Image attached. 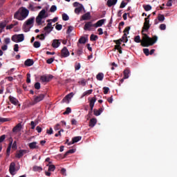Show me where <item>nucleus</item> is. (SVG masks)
Wrapping results in <instances>:
<instances>
[{"mask_svg": "<svg viewBox=\"0 0 177 177\" xmlns=\"http://www.w3.org/2000/svg\"><path fill=\"white\" fill-rule=\"evenodd\" d=\"M142 40H140V36L137 35L134 38V42L140 44L144 48H149V46H153V44H156L158 39V37L155 35L152 38L149 37L147 34L142 32Z\"/></svg>", "mask_w": 177, "mask_h": 177, "instance_id": "1", "label": "nucleus"}, {"mask_svg": "<svg viewBox=\"0 0 177 177\" xmlns=\"http://www.w3.org/2000/svg\"><path fill=\"white\" fill-rule=\"evenodd\" d=\"M48 17V15L46 14V10L45 9L41 10L37 17H36L35 21L37 26H42V24H45V19Z\"/></svg>", "mask_w": 177, "mask_h": 177, "instance_id": "2", "label": "nucleus"}, {"mask_svg": "<svg viewBox=\"0 0 177 177\" xmlns=\"http://www.w3.org/2000/svg\"><path fill=\"white\" fill-rule=\"evenodd\" d=\"M47 25L44 28V30L45 31V34H50L52 31H53V26H52V19H47Z\"/></svg>", "mask_w": 177, "mask_h": 177, "instance_id": "3", "label": "nucleus"}, {"mask_svg": "<svg viewBox=\"0 0 177 177\" xmlns=\"http://www.w3.org/2000/svg\"><path fill=\"white\" fill-rule=\"evenodd\" d=\"M11 39L13 42H23V41H24V35H14L12 36Z\"/></svg>", "mask_w": 177, "mask_h": 177, "instance_id": "4", "label": "nucleus"}, {"mask_svg": "<svg viewBox=\"0 0 177 177\" xmlns=\"http://www.w3.org/2000/svg\"><path fill=\"white\" fill-rule=\"evenodd\" d=\"M18 170L19 168L16 169V163L15 162H12L9 166V172L10 175H16V171H17Z\"/></svg>", "mask_w": 177, "mask_h": 177, "instance_id": "5", "label": "nucleus"}, {"mask_svg": "<svg viewBox=\"0 0 177 177\" xmlns=\"http://www.w3.org/2000/svg\"><path fill=\"white\" fill-rule=\"evenodd\" d=\"M51 80H53V75H44L40 77L41 82H49Z\"/></svg>", "mask_w": 177, "mask_h": 177, "instance_id": "6", "label": "nucleus"}, {"mask_svg": "<svg viewBox=\"0 0 177 177\" xmlns=\"http://www.w3.org/2000/svg\"><path fill=\"white\" fill-rule=\"evenodd\" d=\"M19 12L21 17H23L24 19H26L30 13V11L24 7L19 8Z\"/></svg>", "mask_w": 177, "mask_h": 177, "instance_id": "7", "label": "nucleus"}, {"mask_svg": "<svg viewBox=\"0 0 177 177\" xmlns=\"http://www.w3.org/2000/svg\"><path fill=\"white\" fill-rule=\"evenodd\" d=\"M92 27H95V24H93V21H90L86 22L84 30V31H91V28H92Z\"/></svg>", "mask_w": 177, "mask_h": 177, "instance_id": "8", "label": "nucleus"}, {"mask_svg": "<svg viewBox=\"0 0 177 177\" xmlns=\"http://www.w3.org/2000/svg\"><path fill=\"white\" fill-rule=\"evenodd\" d=\"M44 99H45V95L40 94L35 97L32 104H37V103H39V102H42Z\"/></svg>", "mask_w": 177, "mask_h": 177, "instance_id": "9", "label": "nucleus"}, {"mask_svg": "<svg viewBox=\"0 0 177 177\" xmlns=\"http://www.w3.org/2000/svg\"><path fill=\"white\" fill-rule=\"evenodd\" d=\"M147 20V18H145V22L142 27V32H145V31H149V29L150 28V21Z\"/></svg>", "mask_w": 177, "mask_h": 177, "instance_id": "10", "label": "nucleus"}, {"mask_svg": "<svg viewBox=\"0 0 177 177\" xmlns=\"http://www.w3.org/2000/svg\"><path fill=\"white\" fill-rule=\"evenodd\" d=\"M61 56L62 57H68L70 56V52L67 47L64 46L62 50H61Z\"/></svg>", "mask_w": 177, "mask_h": 177, "instance_id": "11", "label": "nucleus"}, {"mask_svg": "<svg viewBox=\"0 0 177 177\" xmlns=\"http://www.w3.org/2000/svg\"><path fill=\"white\" fill-rule=\"evenodd\" d=\"M82 139V137L81 136H76L72 138V141L68 143V146H71V145H74V143H77L80 142Z\"/></svg>", "mask_w": 177, "mask_h": 177, "instance_id": "12", "label": "nucleus"}, {"mask_svg": "<svg viewBox=\"0 0 177 177\" xmlns=\"http://www.w3.org/2000/svg\"><path fill=\"white\" fill-rule=\"evenodd\" d=\"M26 153H27V150L26 149L19 150L16 154L17 158H21V157H23Z\"/></svg>", "mask_w": 177, "mask_h": 177, "instance_id": "13", "label": "nucleus"}, {"mask_svg": "<svg viewBox=\"0 0 177 177\" xmlns=\"http://www.w3.org/2000/svg\"><path fill=\"white\" fill-rule=\"evenodd\" d=\"M8 99L12 104H14L15 106H17V104H19V100H17L16 97L10 95Z\"/></svg>", "mask_w": 177, "mask_h": 177, "instance_id": "14", "label": "nucleus"}, {"mask_svg": "<svg viewBox=\"0 0 177 177\" xmlns=\"http://www.w3.org/2000/svg\"><path fill=\"white\" fill-rule=\"evenodd\" d=\"M34 21H35V17H32L31 18H29L25 22V24H26V26H29L30 27H31V26H32L34 24Z\"/></svg>", "mask_w": 177, "mask_h": 177, "instance_id": "15", "label": "nucleus"}, {"mask_svg": "<svg viewBox=\"0 0 177 177\" xmlns=\"http://www.w3.org/2000/svg\"><path fill=\"white\" fill-rule=\"evenodd\" d=\"M61 42L59 39H53L52 43L53 48H59V45H61Z\"/></svg>", "mask_w": 177, "mask_h": 177, "instance_id": "16", "label": "nucleus"}, {"mask_svg": "<svg viewBox=\"0 0 177 177\" xmlns=\"http://www.w3.org/2000/svg\"><path fill=\"white\" fill-rule=\"evenodd\" d=\"M73 97V93H71L65 96V97L62 100V103H68V100Z\"/></svg>", "mask_w": 177, "mask_h": 177, "instance_id": "17", "label": "nucleus"}, {"mask_svg": "<svg viewBox=\"0 0 177 177\" xmlns=\"http://www.w3.org/2000/svg\"><path fill=\"white\" fill-rule=\"evenodd\" d=\"M96 124H97V120L95 118H93L90 120L88 127H91V128H93V127H95Z\"/></svg>", "mask_w": 177, "mask_h": 177, "instance_id": "18", "label": "nucleus"}, {"mask_svg": "<svg viewBox=\"0 0 177 177\" xmlns=\"http://www.w3.org/2000/svg\"><path fill=\"white\" fill-rule=\"evenodd\" d=\"M104 21H106V19H100L97 23L94 24L95 28H97V27H102L104 24Z\"/></svg>", "mask_w": 177, "mask_h": 177, "instance_id": "19", "label": "nucleus"}, {"mask_svg": "<svg viewBox=\"0 0 177 177\" xmlns=\"http://www.w3.org/2000/svg\"><path fill=\"white\" fill-rule=\"evenodd\" d=\"M8 21L7 20H4L1 22H0V32H2V30L6 27Z\"/></svg>", "mask_w": 177, "mask_h": 177, "instance_id": "20", "label": "nucleus"}, {"mask_svg": "<svg viewBox=\"0 0 177 177\" xmlns=\"http://www.w3.org/2000/svg\"><path fill=\"white\" fill-rule=\"evenodd\" d=\"M37 145H38L37 142H30L29 143V147L32 150H34V149H39V147Z\"/></svg>", "mask_w": 177, "mask_h": 177, "instance_id": "21", "label": "nucleus"}, {"mask_svg": "<svg viewBox=\"0 0 177 177\" xmlns=\"http://www.w3.org/2000/svg\"><path fill=\"white\" fill-rule=\"evenodd\" d=\"M21 131V123H18L13 129L12 132H19Z\"/></svg>", "mask_w": 177, "mask_h": 177, "instance_id": "22", "label": "nucleus"}, {"mask_svg": "<svg viewBox=\"0 0 177 177\" xmlns=\"http://www.w3.org/2000/svg\"><path fill=\"white\" fill-rule=\"evenodd\" d=\"M24 64L28 67H30V66H32L34 64V60L31 59H28L25 61Z\"/></svg>", "mask_w": 177, "mask_h": 177, "instance_id": "23", "label": "nucleus"}, {"mask_svg": "<svg viewBox=\"0 0 177 177\" xmlns=\"http://www.w3.org/2000/svg\"><path fill=\"white\" fill-rule=\"evenodd\" d=\"M82 20H91V12H86L82 16Z\"/></svg>", "mask_w": 177, "mask_h": 177, "instance_id": "24", "label": "nucleus"}, {"mask_svg": "<svg viewBox=\"0 0 177 177\" xmlns=\"http://www.w3.org/2000/svg\"><path fill=\"white\" fill-rule=\"evenodd\" d=\"M21 15L20 14V10H19L18 11H17L15 15H14V19H17V20H23V19H21Z\"/></svg>", "mask_w": 177, "mask_h": 177, "instance_id": "25", "label": "nucleus"}, {"mask_svg": "<svg viewBox=\"0 0 177 177\" xmlns=\"http://www.w3.org/2000/svg\"><path fill=\"white\" fill-rule=\"evenodd\" d=\"M118 0H108L107 1V5L109 8H111V6H113L117 3Z\"/></svg>", "mask_w": 177, "mask_h": 177, "instance_id": "26", "label": "nucleus"}, {"mask_svg": "<svg viewBox=\"0 0 177 177\" xmlns=\"http://www.w3.org/2000/svg\"><path fill=\"white\" fill-rule=\"evenodd\" d=\"M32 27V26H28L26 24H24L23 25V28H24V32H28V31H30V29Z\"/></svg>", "mask_w": 177, "mask_h": 177, "instance_id": "27", "label": "nucleus"}, {"mask_svg": "<svg viewBox=\"0 0 177 177\" xmlns=\"http://www.w3.org/2000/svg\"><path fill=\"white\" fill-rule=\"evenodd\" d=\"M96 78L97 81H103V78H104V74H103V73H99L96 75Z\"/></svg>", "mask_w": 177, "mask_h": 177, "instance_id": "28", "label": "nucleus"}, {"mask_svg": "<svg viewBox=\"0 0 177 177\" xmlns=\"http://www.w3.org/2000/svg\"><path fill=\"white\" fill-rule=\"evenodd\" d=\"M131 71H129V69H125L123 72L124 74V79H128L129 78V74H130Z\"/></svg>", "mask_w": 177, "mask_h": 177, "instance_id": "29", "label": "nucleus"}, {"mask_svg": "<svg viewBox=\"0 0 177 177\" xmlns=\"http://www.w3.org/2000/svg\"><path fill=\"white\" fill-rule=\"evenodd\" d=\"M82 9H84V6L81 5V6H79L75 9V13H76V15H80Z\"/></svg>", "mask_w": 177, "mask_h": 177, "instance_id": "30", "label": "nucleus"}, {"mask_svg": "<svg viewBox=\"0 0 177 177\" xmlns=\"http://www.w3.org/2000/svg\"><path fill=\"white\" fill-rule=\"evenodd\" d=\"M86 41H88V38H86L85 37H81L78 40V43L79 44H86Z\"/></svg>", "mask_w": 177, "mask_h": 177, "instance_id": "31", "label": "nucleus"}, {"mask_svg": "<svg viewBox=\"0 0 177 177\" xmlns=\"http://www.w3.org/2000/svg\"><path fill=\"white\" fill-rule=\"evenodd\" d=\"M17 24H19L18 21H14V24H11L10 25L6 26V30H12V28H13V27L15 26H17Z\"/></svg>", "mask_w": 177, "mask_h": 177, "instance_id": "32", "label": "nucleus"}, {"mask_svg": "<svg viewBox=\"0 0 177 177\" xmlns=\"http://www.w3.org/2000/svg\"><path fill=\"white\" fill-rule=\"evenodd\" d=\"M122 42H124L125 44H127V42H128V37L127 35V33H124V35H122V38H120Z\"/></svg>", "mask_w": 177, "mask_h": 177, "instance_id": "33", "label": "nucleus"}, {"mask_svg": "<svg viewBox=\"0 0 177 177\" xmlns=\"http://www.w3.org/2000/svg\"><path fill=\"white\" fill-rule=\"evenodd\" d=\"M75 153V150L74 149H70L68 151H66L64 155V158H66V157H67V156H68L69 154H73Z\"/></svg>", "mask_w": 177, "mask_h": 177, "instance_id": "34", "label": "nucleus"}, {"mask_svg": "<svg viewBox=\"0 0 177 177\" xmlns=\"http://www.w3.org/2000/svg\"><path fill=\"white\" fill-rule=\"evenodd\" d=\"M96 100H97L96 97H93L91 100H90L89 101L90 102L89 106H95V103H96Z\"/></svg>", "mask_w": 177, "mask_h": 177, "instance_id": "35", "label": "nucleus"}, {"mask_svg": "<svg viewBox=\"0 0 177 177\" xmlns=\"http://www.w3.org/2000/svg\"><path fill=\"white\" fill-rule=\"evenodd\" d=\"M10 149H12V142L10 143L9 146L7 148L6 156L9 157L10 156Z\"/></svg>", "mask_w": 177, "mask_h": 177, "instance_id": "36", "label": "nucleus"}, {"mask_svg": "<svg viewBox=\"0 0 177 177\" xmlns=\"http://www.w3.org/2000/svg\"><path fill=\"white\" fill-rule=\"evenodd\" d=\"M56 169V167L55 165H48V171L49 172H53Z\"/></svg>", "mask_w": 177, "mask_h": 177, "instance_id": "37", "label": "nucleus"}, {"mask_svg": "<svg viewBox=\"0 0 177 177\" xmlns=\"http://www.w3.org/2000/svg\"><path fill=\"white\" fill-rule=\"evenodd\" d=\"M158 21L162 22V21H164V20H165V17H164L163 15L159 14L158 15Z\"/></svg>", "mask_w": 177, "mask_h": 177, "instance_id": "38", "label": "nucleus"}, {"mask_svg": "<svg viewBox=\"0 0 177 177\" xmlns=\"http://www.w3.org/2000/svg\"><path fill=\"white\" fill-rule=\"evenodd\" d=\"M98 37L96 35L92 34L90 37V41H97Z\"/></svg>", "mask_w": 177, "mask_h": 177, "instance_id": "39", "label": "nucleus"}, {"mask_svg": "<svg viewBox=\"0 0 177 177\" xmlns=\"http://www.w3.org/2000/svg\"><path fill=\"white\" fill-rule=\"evenodd\" d=\"M143 8L146 12H149V10H151V6L150 5H143Z\"/></svg>", "mask_w": 177, "mask_h": 177, "instance_id": "40", "label": "nucleus"}, {"mask_svg": "<svg viewBox=\"0 0 177 177\" xmlns=\"http://www.w3.org/2000/svg\"><path fill=\"white\" fill-rule=\"evenodd\" d=\"M57 10V7L55 5L52 6L50 8V12L53 13Z\"/></svg>", "mask_w": 177, "mask_h": 177, "instance_id": "41", "label": "nucleus"}, {"mask_svg": "<svg viewBox=\"0 0 177 177\" xmlns=\"http://www.w3.org/2000/svg\"><path fill=\"white\" fill-rule=\"evenodd\" d=\"M33 46H34V48H39L41 46V42H39V41H35L33 43Z\"/></svg>", "mask_w": 177, "mask_h": 177, "instance_id": "42", "label": "nucleus"}, {"mask_svg": "<svg viewBox=\"0 0 177 177\" xmlns=\"http://www.w3.org/2000/svg\"><path fill=\"white\" fill-rule=\"evenodd\" d=\"M92 92H93V90H92V89L88 90V91H85L83 93V96H86L88 95H91Z\"/></svg>", "mask_w": 177, "mask_h": 177, "instance_id": "43", "label": "nucleus"}, {"mask_svg": "<svg viewBox=\"0 0 177 177\" xmlns=\"http://www.w3.org/2000/svg\"><path fill=\"white\" fill-rule=\"evenodd\" d=\"M69 17L68 15H67V14L64 13L62 15V20H64V21H67L68 20Z\"/></svg>", "mask_w": 177, "mask_h": 177, "instance_id": "44", "label": "nucleus"}, {"mask_svg": "<svg viewBox=\"0 0 177 177\" xmlns=\"http://www.w3.org/2000/svg\"><path fill=\"white\" fill-rule=\"evenodd\" d=\"M71 113V108L67 107L66 109V111L63 113L64 115H66V114H70Z\"/></svg>", "mask_w": 177, "mask_h": 177, "instance_id": "45", "label": "nucleus"}, {"mask_svg": "<svg viewBox=\"0 0 177 177\" xmlns=\"http://www.w3.org/2000/svg\"><path fill=\"white\" fill-rule=\"evenodd\" d=\"M27 79L26 82L27 84H30L31 82V75L30 73H27Z\"/></svg>", "mask_w": 177, "mask_h": 177, "instance_id": "46", "label": "nucleus"}, {"mask_svg": "<svg viewBox=\"0 0 177 177\" xmlns=\"http://www.w3.org/2000/svg\"><path fill=\"white\" fill-rule=\"evenodd\" d=\"M159 28L160 30H166L167 25H165V24H162L160 25Z\"/></svg>", "mask_w": 177, "mask_h": 177, "instance_id": "47", "label": "nucleus"}, {"mask_svg": "<svg viewBox=\"0 0 177 177\" xmlns=\"http://www.w3.org/2000/svg\"><path fill=\"white\" fill-rule=\"evenodd\" d=\"M55 28L57 30V31H60V30L63 28V26L62 24H58L57 23V25L55 26Z\"/></svg>", "mask_w": 177, "mask_h": 177, "instance_id": "48", "label": "nucleus"}, {"mask_svg": "<svg viewBox=\"0 0 177 177\" xmlns=\"http://www.w3.org/2000/svg\"><path fill=\"white\" fill-rule=\"evenodd\" d=\"M143 52L146 56H149V55H150V51L149 50V48H144Z\"/></svg>", "mask_w": 177, "mask_h": 177, "instance_id": "49", "label": "nucleus"}, {"mask_svg": "<svg viewBox=\"0 0 177 177\" xmlns=\"http://www.w3.org/2000/svg\"><path fill=\"white\" fill-rule=\"evenodd\" d=\"M104 94L107 95L110 88L109 87H103Z\"/></svg>", "mask_w": 177, "mask_h": 177, "instance_id": "50", "label": "nucleus"}, {"mask_svg": "<svg viewBox=\"0 0 177 177\" xmlns=\"http://www.w3.org/2000/svg\"><path fill=\"white\" fill-rule=\"evenodd\" d=\"M35 88H36V89H41V83L40 82H36L35 84Z\"/></svg>", "mask_w": 177, "mask_h": 177, "instance_id": "51", "label": "nucleus"}, {"mask_svg": "<svg viewBox=\"0 0 177 177\" xmlns=\"http://www.w3.org/2000/svg\"><path fill=\"white\" fill-rule=\"evenodd\" d=\"M113 42L116 44V45H119V46H121V42H122V40L119 39L118 40H114Z\"/></svg>", "mask_w": 177, "mask_h": 177, "instance_id": "52", "label": "nucleus"}, {"mask_svg": "<svg viewBox=\"0 0 177 177\" xmlns=\"http://www.w3.org/2000/svg\"><path fill=\"white\" fill-rule=\"evenodd\" d=\"M53 62H55V58H50L46 60V63L48 64H52V63H53Z\"/></svg>", "mask_w": 177, "mask_h": 177, "instance_id": "53", "label": "nucleus"}, {"mask_svg": "<svg viewBox=\"0 0 177 177\" xmlns=\"http://www.w3.org/2000/svg\"><path fill=\"white\" fill-rule=\"evenodd\" d=\"M80 68H81V64L76 63L75 65V70L78 71Z\"/></svg>", "mask_w": 177, "mask_h": 177, "instance_id": "54", "label": "nucleus"}, {"mask_svg": "<svg viewBox=\"0 0 177 177\" xmlns=\"http://www.w3.org/2000/svg\"><path fill=\"white\" fill-rule=\"evenodd\" d=\"M129 30H131V27L130 26H127L124 28L123 32H124V34H129Z\"/></svg>", "mask_w": 177, "mask_h": 177, "instance_id": "55", "label": "nucleus"}, {"mask_svg": "<svg viewBox=\"0 0 177 177\" xmlns=\"http://www.w3.org/2000/svg\"><path fill=\"white\" fill-rule=\"evenodd\" d=\"M73 30H74V27L68 26L66 33L70 34L73 31Z\"/></svg>", "mask_w": 177, "mask_h": 177, "instance_id": "56", "label": "nucleus"}, {"mask_svg": "<svg viewBox=\"0 0 177 177\" xmlns=\"http://www.w3.org/2000/svg\"><path fill=\"white\" fill-rule=\"evenodd\" d=\"M46 35H48V34H45V32L44 33H41V35H40V40L41 41H44V39H45V37H46Z\"/></svg>", "mask_w": 177, "mask_h": 177, "instance_id": "57", "label": "nucleus"}, {"mask_svg": "<svg viewBox=\"0 0 177 177\" xmlns=\"http://www.w3.org/2000/svg\"><path fill=\"white\" fill-rule=\"evenodd\" d=\"M46 133H48V135H52V133H53V129L50 127V129H47Z\"/></svg>", "mask_w": 177, "mask_h": 177, "instance_id": "58", "label": "nucleus"}, {"mask_svg": "<svg viewBox=\"0 0 177 177\" xmlns=\"http://www.w3.org/2000/svg\"><path fill=\"white\" fill-rule=\"evenodd\" d=\"M93 113H94V115H96L97 117L100 115L101 114L97 109H94Z\"/></svg>", "mask_w": 177, "mask_h": 177, "instance_id": "59", "label": "nucleus"}, {"mask_svg": "<svg viewBox=\"0 0 177 177\" xmlns=\"http://www.w3.org/2000/svg\"><path fill=\"white\" fill-rule=\"evenodd\" d=\"M5 139H6V135H2L0 136V143H2Z\"/></svg>", "mask_w": 177, "mask_h": 177, "instance_id": "60", "label": "nucleus"}, {"mask_svg": "<svg viewBox=\"0 0 177 177\" xmlns=\"http://www.w3.org/2000/svg\"><path fill=\"white\" fill-rule=\"evenodd\" d=\"M125 6H127V3H124V1H122L120 6V9L125 8Z\"/></svg>", "mask_w": 177, "mask_h": 177, "instance_id": "61", "label": "nucleus"}, {"mask_svg": "<svg viewBox=\"0 0 177 177\" xmlns=\"http://www.w3.org/2000/svg\"><path fill=\"white\" fill-rule=\"evenodd\" d=\"M7 121H9V119L0 117V122H7Z\"/></svg>", "mask_w": 177, "mask_h": 177, "instance_id": "62", "label": "nucleus"}, {"mask_svg": "<svg viewBox=\"0 0 177 177\" xmlns=\"http://www.w3.org/2000/svg\"><path fill=\"white\" fill-rule=\"evenodd\" d=\"M31 129H35V126L37 125L34 121L30 122Z\"/></svg>", "mask_w": 177, "mask_h": 177, "instance_id": "63", "label": "nucleus"}, {"mask_svg": "<svg viewBox=\"0 0 177 177\" xmlns=\"http://www.w3.org/2000/svg\"><path fill=\"white\" fill-rule=\"evenodd\" d=\"M14 50L15 52H19V44L14 45Z\"/></svg>", "mask_w": 177, "mask_h": 177, "instance_id": "64", "label": "nucleus"}]
</instances>
